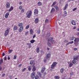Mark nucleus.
I'll use <instances>...</instances> for the list:
<instances>
[{
    "instance_id": "obj_1",
    "label": "nucleus",
    "mask_w": 79,
    "mask_h": 79,
    "mask_svg": "<svg viewBox=\"0 0 79 79\" xmlns=\"http://www.w3.org/2000/svg\"><path fill=\"white\" fill-rule=\"evenodd\" d=\"M10 28H7L6 30L5 31V32L4 33V35L5 37H6L8 35V34H9V32H10Z\"/></svg>"
},
{
    "instance_id": "obj_2",
    "label": "nucleus",
    "mask_w": 79,
    "mask_h": 79,
    "mask_svg": "<svg viewBox=\"0 0 79 79\" xmlns=\"http://www.w3.org/2000/svg\"><path fill=\"white\" fill-rule=\"evenodd\" d=\"M32 15V11L31 10L29 11H27L26 13V15H27V18H30L31 15Z\"/></svg>"
},
{
    "instance_id": "obj_3",
    "label": "nucleus",
    "mask_w": 79,
    "mask_h": 79,
    "mask_svg": "<svg viewBox=\"0 0 79 79\" xmlns=\"http://www.w3.org/2000/svg\"><path fill=\"white\" fill-rule=\"evenodd\" d=\"M56 64L57 63L56 62H54L51 65V68L52 69H53L55 67L56 65Z\"/></svg>"
},
{
    "instance_id": "obj_4",
    "label": "nucleus",
    "mask_w": 79,
    "mask_h": 79,
    "mask_svg": "<svg viewBox=\"0 0 79 79\" xmlns=\"http://www.w3.org/2000/svg\"><path fill=\"white\" fill-rule=\"evenodd\" d=\"M35 72H33L31 74V78L32 79H33L35 77Z\"/></svg>"
},
{
    "instance_id": "obj_5",
    "label": "nucleus",
    "mask_w": 79,
    "mask_h": 79,
    "mask_svg": "<svg viewBox=\"0 0 79 79\" xmlns=\"http://www.w3.org/2000/svg\"><path fill=\"white\" fill-rule=\"evenodd\" d=\"M38 13H39V10H38V9H35L34 11V15H38Z\"/></svg>"
},
{
    "instance_id": "obj_6",
    "label": "nucleus",
    "mask_w": 79,
    "mask_h": 79,
    "mask_svg": "<svg viewBox=\"0 0 79 79\" xmlns=\"http://www.w3.org/2000/svg\"><path fill=\"white\" fill-rule=\"evenodd\" d=\"M53 39V38H50V39L51 40H50V42L52 44H54L55 43V41L53 40H52Z\"/></svg>"
},
{
    "instance_id": "obj_7",
    "label": "nucleus",
    "mask_w": 79,
    "mask_h": 79,
    "mask_svg": "<svg viewBox=\"0 0 79 79\" xmlns=\"http://www.w3.org/2000/svg\"><path fill=\"white\" fill-rule=\"evenodd\" d=\"M6 8H10V3L8 2H7L6 3Z\"/></svg>"
},
{
    "instance_id": "obj_8",
    "label": "nucleus",
    "mask_w": 79,
    "mask_h": 79,
    "mask_svg": "<svg viewBox=\"0 0 79 79\" xmlns=\"http://www.w3.org/2000/svg\"><path fill=\"white\" fill-rule=\"evenodd\" d=\"M23 29H24V27L23 26L20 27L19 30V32H22V31H23Z\"/></svg>"
},
{
    "instance_id": "obj_9",
    "label": "nucleus",
    "mask_w": 79,
    "mask_h": 79,
    "mask_svg": "<svg viewBox=\"0 0 79 79\" xmlns=\"http://www.w3.org/2000/svg\"><path fill=\"white\" fill-rule=\"evenodd\" d=\"M39 18H36V19H35L34 22L35 24H37L38 23H39Z\"/></svg>"
},
{
    "instance_id": "obj_10",
    "label": "nucleus",
    "mask_w": 79,
    "mask_h": 79,
    "mask_svg": "<svg viewBox=\"0 0 79 79\" xmlns=\"http://www.w3.org/2000/svg\"><path fill=\"white\" fill-rule=\"evenodd\" d=\"M9 15H10V13L7 12L5 15V18H7L8 17V16H9Z\"/></svg>"
},
{
    "instance_id": "obj_11",
    "label": "nucleus",
    "mask_w": 79,
    "mask_h": 79,
    "mask_svg": "<svg viewBox=\"0 0 79 79\" xmlns=\"http://www.w3.org/2000/svg\"><path fill=\"white\" fill-rule=\"evenodd\" d=\"M49 37H50V32H48V33L46 35V37L47 39H48V38H49Z\"/></svg>"
},
{
    "instance_id": "obj_12",
    "label": "nucleus",
    "mask_w": 79,
    "mask_h": 79,
    "mask_svg": "<svg viewBox=\"0 0 79 79\" xmlns=\"http://www.w3.org/2000/svg\"><path fill=\"white\" fill-rule=\"evenodd\" d=\"M79 58V56H77L73 57V59L74 60H77Z\"/></svg>"
},
{
    "instance_id": "obj_13",
    "label": "nucleus",
    "mask_w": 79,
    "mask_h": 79,
    "mask_svg": "<svg viewBox=\"0 0 79 79\" xmlns=\"http://www.w3.org/2000/svg\"><path fill=\"white\" fill-rule=\"evenodd\" d=\"M71 23L73 25H76V22H75L74 20H72L71 22Z\"/></svg>"
},
{
    "instance_id": "obj_14",
    "label": "nucleus",
    "mask_w": 79,
    "mask_h": 79,
    "mask_svg": "<svg viewBox=\"0 0 79 79\" xmlns=\"http://www.w3.org/2000/svg\"><path fill=\"white\" fill-rule=\"evenodd\" d=\"M45 70V67H43L42 68L41 70V73H43L44 72Z\"/></svg>"
},
{
    "instance_id": "obj_15",
    "label": "nucleus",
    "mask_w": 79,
    "mask_h": 79,
    "mask_svg": "<svg viewBox=\"0 0 79 79\" xmlns=\"http://www.w3.org/2000/svg\"><path fill=\"white\" fill-rule=\"evenodd\" d=\"M35 64V63H34V60H31L30 61V64Z\"/></svg>"
},
{
    "instance_id": "obj_16",
    "label": "nucleus",
    "mask_w": 79,
    "mask_h": 79,
    "mask_svg": "<svg viewBox=\"0 0 79 79\" xmlns=\"http://www.w3.org/2000/svg\"><path fill=\"white\" fill-rule=\"evenodd\" d=\"M37 73L38 75V76H40V77H42V74H41V73H40V72H37Z\"/></svg>"
},
{
    "instance_id": "obj_17",
    "label": "nucleus",
    "mask_w": 79,
    "mask_h": 79,
    "mask_svg": "<svg viewBox=\"0 0 79 79\" xmlns=\"http://www.w3.org/2000/svg\"><path fill=\"white\" fill-rule=\"evenodd\" d=\"M18 29V27L15 25L14 27V31H16Z\"/></svg>"
},
{
    "instance_id": "obj_18",
    "label": "nucleus",
    "mask_w": 79,
    "mask_h": 79,
    "mask_svg": "<svg viewBox=\"0 0 79 79\" xmlns=\"http://www.w3.org/2000/svg\"><path fill=\"white\" fill-rule=\"evenodd\" d=\"M68 3L66 4L65 5L64 8V9L63 10H66V8H67V7H68Z\"/></svg>"
},
{
    "instance_id": "obj_19",
    "label": "nucleus",
    "mask_w": 79,
    "mask_h": 79,
    "mask_svg": "<svg viewBox=\"0 0 79 79\" xmlns=\"http://www.w3.org/2000/svg\"><path fill=\"white\" fill-rule=\"evenodd\" d=\"M19 27H22L23 26V23H19Z\"/></svg>"
},
{
    "instance_id": "obj_20",
    "label": "nucleus",
    "mask_w": 79,
    "mask_h": 79,
    "mask_svg": "<svg viewBox=\"0 0 79 79\" xmlns=\"http://www.w3.org/2000/svg\"><path fill=\"white\" fill-rule=\"evenodd\" d=\"M36 70V69L35 68V67L34 66L33 67L32 71L33 72H34V71H35Z\"/></svg>"
},
{
    "instance_id": "obj_21",
    "label": "nucleus",
    "mask_w": 79,
    "mask_h": 79,
    "mask_svg": "<svg viewBox=\"0 0 79 79\" xmlns=\"http://www.w3.org/2000/svg\"><path fill=\"white\" fill-rule=\"evenodd\" d=\"M30 34L31 35L33 34L34 31H33V30H32V29H31L30 30Z\"/></svg>"
},
{
    "instance_id": "obj_22",
    "label": "nucleus",
    "mask_w": 79,
    "mask_h": 79,
    "mask_svg": "<svg viewBox=\"0 0 79 79\" xmlns=\"http://www.w3.org/2000/svg\"><path fill=\"white\" fill-rule=\"evenodd\" d=\"M46 59L48 60L50 58V54H48L46 56Z\"/></svg>"
},
{
    "instance_id": "obj_23",
    "label": "nucleus",
    "mask_w": 79,
    "mask_h": 79,
    "mask_svg": "<svg viewBox=\"0 0 79 79\" xmlns=\"http://www.w3.org/2000/svg\"><path fill=\"white\" fill-rule=\"evenodd\" d=\"M74 41L75 42H78L79 41V38H75Z\"/></svg>"
},
{
    "instance_id": "obj_24",
    "label": "nucleus",
    "mask_w": 79,
    "mask_h": 79,
    "mask_svg": "<svg viewBox=\"0 0 79 79\" xmlns=\"http://www.w3.org/2000/svg\"><path fill=\"white\" fill-rule=\"evenodd\" d=\"M54 8H55L56 10L57 11H58V10H59V8H58V7L55 6H54Z\"/></svg>"
},
{
    "instance_id": "obj_25",
    "label": "nucleus",
    "mask_w": 79,
    "mask_h": 79,
    "mask_svg": "<svg viewBox=\"0 0 79 79\" xmlns=\"http://www.w3.org/2000/svg\"><path fill=\"white\" fill-rule=\"evenodd\" d=\"M13 10V7L12 6H11L10 7V9H9V11H11Z\"/></svg>"
},
{
    "instance_id": "obj_26",
    "label": "nucleus",
    "mask_w": 79,
    "mask_h": 79,
    "mask_svg": "<svg viewBox=\"0 0 79 79\" xmlns=\"http://www.w3.org/2000/svg\"><path fill=\"white\" fill-rule=\"evenodd\" d=\"M30 42L31 44H33V43H34L35 42V40H32L30 41Z\"/></svg>"
},
{
    "instance_id": "obj_27",
    "label": "nucleus",
    "mask_w": 79,
    "mask_h": 79,
    "mask_svg": "<svg viewBox=\"0 0 79 79\" xmlns=\"http://www.w3.org/2000/svg\"><path fill=\"white\" fill-rule=\"evenodd\" d=\"M27 68L28 71H30L31 70V66H28Z\"/></svg>"
},
{
    "instance_id": "obj_28",
    "label": "nucleus",
    "mask_w": 79,
    "mask_h": 79,
    "mask_svg": "<svg viewBox=\"0 0 79 79\" xmlns=\"http://www.w3.org/2000/svg\"><path fill=\"white\" fill-rule=\"evenodd\" d=\"M76 62H77L75 60H72V63L73 64H76Z\"/></svg>"
},
{
    "instance_id": "obj_29",
    "label": "nucleus",
    "mask_w": 79,
    "mask_h": 79,
    "mask_svg": "<svg viewBox=\"0 0 79 79\" xmlns=\"http://www.w3.org/2000/svg\"><path fill=\"white\" fill-rule=\"evenodd\" d=\"M60 73H63L64 71V69L63 68H61L60 70Z\"/></svg>"
},
{
    "instance_id": "obj_30",
    "label": "nucleus",
    "mask_w": 79,
    "mask_h": 79,
    "mask_svg": "<svg viewBox=\"0 0 79 79\" xmlns=\"http://www.w3.org/2000/svg\"><path fill=\"white\" fill-rule=\"evenodd\" d=\"M38 75H36L35 77V79H40Z\"/></svg>"
},
{
    "instance_id": "obj_31",
    "label": "nucleus",
    "mask_w": 79,
    "mask_h": 79,
    "mask_svg": "<svg viewBox=\"0 0 79 79\" xmlns=\"http://www.w3.org/2000/svg\"><path fill=\"white\" fill-rule=\"evenodd\" d=\"M66 15H67V12H66V11H65L64 12V17H65V16H66Z\"/></svg>"
},
{
    "instance_id": "obj_32",
    "label": "nucleus",
    "mask_w": 79,
    "mask_h": 79,
    "mask_svg": "<svg viewBox=\"0 0 79 79\" xmlns=\"http://www.w3.org/2000/svg\"><path fill=\"white\" fill-rule=\"evenodd\" d=\"M74 44L75 45V46L77 47V46L78 45H79V44L78 43V42H75Z\"/></svg>"
},
{
    "instance_id": "obj_33",
    "label": "nucleus",
    "mask_w": 79,
    "mask_h": 79,
    "mask_svg": "<svg viewBox=\"0 0 79 79\" xmlns=\"http://www.w3.org/2000/svg\"><path fill=\"white\" fill-rule=\"evenodd\" d=\"M38 5L39 6H41L42 5V2H39L38 3Z\"/></svg>"
},
{
    "instance_id": "obj_34",
    "label": "nucleus",
    "mask_w": 79,
    "mask_h": 79,
    "mask_svg": "<svg viewBox=\"0 0 79 79\" xmlns=\"http://www.w3.org/2000/svg\"><path fill=\"white\" fill-rule=\"evenodd\" d=\"M55 11V9L53 8H52L51 10V13H53Z\"/></svg>"
},
{
    "instance_id": "obj_35",
    "label": "nucleus",
    "mask_w": 79,
    "mask_h": 79,
    "mask_svg": "<svg viewBox=\"0 0 79 79\" xmlns=\"http://www.w3.org/2000/svg\"><path fill=\"white\" fill-rule=\"evenodd\" d=\"M48 45L49 47H50V39H49L48 40Z\"/></svg>"
},
{
    "instance_id": "obj_36",
    "label": "nucleus",
    "mask_w": 79,
    "mask_h": 79,
    "mask_svg": "<svg viewBox=\"0 0 79 79\" xmlns=\"http://www.w3.org/2000/svg\"><path fill=\"white\" fill-rule=\"evenodd\" d=\"M3 62V59H1L0 61V64H2Z\"/></svg>"
},
{
    "instance_id": "obj_37",
    "label": "nucleus",
    "mask_w": 79,
    "mask_h": 79,
    "mask_svg": "<svg viewBox=\"0 0 79 79\" xmlns=\"http://www.w3.org/2000/svg\"><path fill=\"white\" fill-rule=\"evenodd\" d=\"M40 51H39V48H36V52H37V53H39V52Z\"/></svg>"
},
{
    "instance_id": "obj_38",
    "label": "nucleus",
    "mask_w": 79,
    "mask_h": 79,
    "mask_svg": "<svg viewBox=\"0 0 79 79\" xmlns=\"http://www.w3.org/2000/svg\"><path fill=\"white\" fill-rule=\"evenodd\" d=\"M17 58V56L16 55H15L14 56L13 59L14 60H16Z\"/></svg>"
},
{
    "instance_id": "obj_39",
    "label": "nucleus",
    "mask_w": 79,
    "mask_h": 79,
    "mask_svg": "<svg viewBox=\"0 0 79 79\" xmlns=\"http://www.w3.org/2000/svg\"><path fill=\"white\" fill-rule=\"evenodd\" d=\"M73 65V64L72 62H70L69 64V66L70 67H72Z\"/></svg>"
},
{
    "instance_id": "obj_40",
    "label": "nucleus",
    "mask_w": 79,
    "mask_h": 79,
    "mask_svg": "<svg viewBox=\"0 0 79 79\" xmlns=\"http://www.w3.org/2000/svg\"><path fill=\"white\" fill-rule=\"evenodd\" d=\"M21 12L22 13H24V9H21Z\"/></svg>"
},
{
    "instance_id": "obj_41",
    "label": "nucleus",
    "mask_w": 79,
    "mask_h": 79,
    "mask_svg": "<svg viewBox=\"0 0 79 79\" xmlns=\"http://www.w3.org/2000/svg\"><path fill=\"white\" fill-rule=\"evenodd\" d=\"M30 27V26H29V25H27L26 27V29H29V28Z\"/></svg>"
},
{
    "instance_id": "obj_42",
    "label": "nucleus",
    "mask_w": 79,
    "mask_h": 79,
    "mask_svg": "<svg viewBox=\"0 0 79 79\" xmlns=\"http://www.w3.org/2000/svg\"><path fill=\"white\" fill-rule=\"evenodd\" d=\"M55 78L56 79H60V77L59 76H55Z\"/></svg>"
},
{
    "instance_id": "obj_43",
    "label": "nucleus",
    "mask_w": 79,
    "mask_h": 79,
    "mask_svg": "<svg viewBox=\"0 0 79 79\" xmlns=\"http://www.w3.org/2000/svg\"><path fill=\"white\" fill-rule=\"evenodd\" d=\"M23 8V6H21L19 7V9L20 10H21V9Z\"/></svg>"
},
{
    "instance_id": "obj_44",
    "label": "nucleus",
    "mask_w": 79,
    "mask_h": 79,
    "mask_svg": "<svg viewBox=\"0 0 79 79\" xmlns=\"http://www.w3.org/2000/svg\"><path fill=\"white\" fill-rule=\"evenodd\" d=\"M12 52H13V50H9V53H11Z\"/></svg>"
},
{
    "instance_id": "obj_45",
    "label": "nucleus",
    "mask_w": 79,
    "mask_h": 79,
    "mask_svg": "<svg viewBox=\"0 0 79 79\" xmlns=\"http://www.w3.org/2000/svg\"><path fill=\"white\" fill-rule=\"evenodd\" d=\"M74 39V37H73L70 38L71 40H73Z\"/></svg>"
},
{
    "instance_id": "obj_46",
    "label": "nucleus",
    "mask_w": 79,
    "mask_h": 79,
    "mask_svg": "<svg viewBox=\"0 0 79 79\" xmlns=\"http://www.w3.org/2000/svg\"><path fill=\"white\" fill-rule=\"evenodd\" d=\"M56 2H54L53 3L52 6H54V5H55V4H56Z\"/></svg>"
},
{
    "instance_id": "obj_47",
    "label": "nucleus",
    "mask_w": 79,
    "mask_h": 79,
    "mask_svg": "<svg viewBox=\"0 0 79 79\" xmlns=\"http://www.w3.org/2000/svg\"><path fill=\"white\" fill-rule=\"evenodd\" d=\"M26 68H24L22 71V72H24V71L26 70Z\"/></svg>"
},
{
    "instance_id": "obj_48",
    "label": "nucleus",
    "mask_w": 79,
    "mask_h": 79,
    "mask_svg": "<svg viewBox=\"0 0 79 79\" xmlns=\"http://www.w3.org/2000/svg\"><path fill=\"white\" fill-rule=\"evenodd\" d=\"M48 19H46L45 20V23H48Z\"/></svg>"
},
{
    "instance_id": "obj_49",
    "label": "nucleus",
    "mask_w": 79,
    "mask_h": 79,
    "mask_svg": "<svg viewBox=\"0 0 79 79\" xmlns=\"http://www.w3.org/2000/svg\"><path fill=\"white\" fill-rule=\"evenodd\" d=\"M27 45H28L29 46H31V43H27Z\"/></svg>"
},
{
    "instance_id": "obj_50",
    "label": "nucleus",
    "mask_w": 79,
    "mask_h": 79,
    "mask_svg": "<svg viewBox=\"0 0 79 79\" xmlns=\"http://www.w3.org/2000/svg\"><path fill=\"white\" fill-rule=\"evenodd\" d=\"M4 60H5L6 61V60H7V59L6 58V56H5V57H4Z\"/></svg>"
},
{
    "instance_id": "obj_51",
    "label": "nucleus",
    "mask_w": 79,
    "mask_h": 79,
    "mask_svg": "<svg viewBox=\"0 0 79 79\" xmlns=\"http://www.w3.org/2000/svg\"><path fill=\"white\" fill-rule=\"evenodd\" d=\"M64 42L65 43H66V42H68V40H64Z\"/></svg>"
},
{
    "instance_id": "obj_52",
    "label": "nucleus",
    "mask_w": 79,
    "mask_h": 79,
    "mask_svg": "<svg viewBox=\"0 0 79 79\" xmlns=\"http://www.w3.org/2000/svg\"><path fill=\"white\" fill-rule=\"evenodd\" d=\"M70 42V44H73V43H74V41H72L71 42Z\"/></svg>"
},
{
    "instance_id": "obj_53",
    "label": "nucleus",
    "mask_w": 79,
    "mask_h": 79,
    "mask_svg": "<svg viewBox=\"0 0 79 79\" xmlns=\"http://www.w3.org/2000/svg\"><path fill=\"white\" fill-rule=\"evenodd\" d=\"M76 10H77V8H74L73 10V11H75Z\"/></svg>"
},
{
    "instance_id": "obj_54",
    "label": "nucleus",
    "mask_w": 79,
    "mask_h": 79,
    "mask_svg": "<svg viewBox=\"0 0 79 79\" xmlns=\"http://www.w3.org/2000/svg\"><path fill=\"white\" fill-rule=\"evenodd\" d=\"M35 35H34L33 36V39H34V38H35Z\"/></svg>"
},
{
    "instance_id": "obj_55",
    "label": "nucleus",
    "mask_w": 79,
    "mask_h": 79,
    "mask_svg": "<svg viewBox=\"0 0 79 79\" xmlns=\"http://www.w3.org/2000/svg\"><path fill=\"white\" fill-rule=\"evenodd\" d=\"M73 50L76 51L77 50V48H74Z\"/></svg>"
},
{
    "instance_id": "obj_56",
    "label": "nucleus",
    "mask_w": 79,
    "mask_h": 79,
    "mask_svg": "<svg viewBox=\"0 0 79 79\" xmlns=\"http://www.w3.org/2000/svg\"><path fill=\"white\" fill-rule=\"evenodd\" d=\"M28 33H29V32L28 31L26 32L25 33L26 35H27Z\"/></svg>"
},
{
    "instance_id": "obj_57",
    "label": "nucleus",
    "mask_w": 79,
    "mask_h": 79,
    "mask_svg": "<svg viewBox=\"0 0 79 79\" xmlns=\"http://www.w3.org/2000/svg\"><path fill=\"white\" fill-rule=\"evenodd\" d=\"M71 1H73V0H68V2H70Z\"/></svg>"
},
{
    "instance_id": "obj_58",
    "label": "nucleus",
    "mask_w": 79,
    "mask_h": 79,
    "mask_svg": "<svg viewBox=\"0 0 79 79\" xmlns=\"http://www.w3.org/2000/svg\"><path fill=\"white\" fill-rule=\"evenodd\" d=\"M5 76V74L4 73L2 75V77H4V76Z\"/></svg>"
},
{
    "instance_id": "obj_59",
    "label": "nucleus",
    "mask_w": 79,
    "mask_h": 79,
    "mask_svg": "<svg viewBox=\"0 0 79 79\" xmlns=\"http://www.w3.org/2000/svg\"><path fill=\"white\" fill-rule=\"evenodd\" d=\"M69 44H70V43L69 42V43H67L66 44V45H69Z\"/></svg>"
},
{
    "instance_id": "obj_60",
    "label": "nucleus",
    "mask_w": 79,
    "mask_h": 79,
    "mask_svg": "<svg viewBox=\"0 0 79 79\" xmlns=\"http://www.w3.org/2000/svg\"><path fill=\"white\" fill-rule=\"evenodd\" d=\"M21 66H22V64H20L19 65V67H21Z\"/></svg>"
},
{
    "instance_id": "obj_61",
    "label": "nucleus",
    "mask_w": 79,
    "mask_h": 79,
    "mask_svg": "<svg viewBox=\"0 0 79 79\" xmlns=\"http://www.w3.org/2000/svg\"><path fill=\"white\" fill-rule=\"evenodd\" d=\"M44 63H45V62L47 61V59H45L44 60Z\"/></svg>"
},
{
    "instance_id": "obj_62",
    "label": "nucleus",
    "mask_w": 79,
    "mask_h": 79,
    "mask_svg": "<svg viewBox=\"0 0 79 79\" xmlns=\"http://www.w3.org/2000/svg\"><path fill=\"white\" fill-rule=\"evenodd\" d=\"M2 69V67L1 66H0V71Z\"/></svg>"
},
{
    "instance_id": "obj_63",
    "label": "nucleus",
    "mask_w": 79,
    "mask_h": 79,
    "mask_svg": "<svg viewBox=\"0 0 79 79\" xmlns=\"http://www.w3.org/2000/svg\"><path fill=\"white\" fill-rule=\"evenodd\" d=\"M10 58L9 57V56H8V57L7 58V60H10Z\"/></svg>"
},
{
    "instance_id": "obj_64",
    "label": "nucleus",
    "mask_w": 79,
    "mask_h": 79,
    "mask_svg": "<svg viewBox=\"0 0 79 79\" xmlns=\"http://www.w3.org/2000/svg\"><path fill=\"white\" fill-rule=\"evenodd\" d=\"M2 55L3 56H5V53H2Z\"/></svg>"
}]
</instances>
